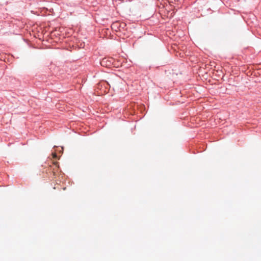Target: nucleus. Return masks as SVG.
I'll return each mask as SVG.
<instances>
[{"instance_id":"obj_1","label":"nucleus","mask_w":261,"mask_h":261,"mask_svg":"<svg viewBox=\"0 0 261 261\" xmlns=\"http://www.w3.org/2000/svg\"><path fill=\"white\" fill-rule=\"evenodd\" d=\"M52 155H53V157L54 158H57V154L55 152H53L52 153Z\"/></svg>"}]
</instances>
